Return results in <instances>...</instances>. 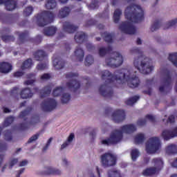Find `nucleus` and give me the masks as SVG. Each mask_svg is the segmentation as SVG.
Listing matches in <instances>:
<instances>
[{
    "label": "nucleus",
    "mask_w": 177,
    "mask_h": 177,
    "mask_svg": "<svg viewBox=\"0 0 177 177\" xmlns=\"http://www.w3.org/2000/svg\"><path fill=\"white\" fill-rule=\"evenodd\" d=\"M145 12L140 6L131 4L125 10V17L129 20L123 22L119 27L122 32L132 35L136 32V28L132 23H139L144 19Z\"/></svg>",
    "instance_id": "f257e3e1"
},
{
    "label": "nucleus",
    "mask_w": 177,
    "mask_h": 177,
    "mask_svg": "<svg viewBox=\"0 0 177 177\" xmlns=\"http://www.w3.org/2000/svg\"><path fill=\"white\" fill-rule=\"evenodd\" d=\"M136 71H133L131 68H122L120 70V71L116 72L115 75L118 77L119 81V84H124V82H127L128 86L129 88H138L139 86V84L140 80L139 77L136 75Z\"/></svg>",
    "instance_id": "f03ea898"
},
{
    "label": "nucleus",
    "mask_w": 177,
    "mask_h": 177,
    "mask_svg": "<svg viewBox=\"0 0 177 177\" xmlns=\"http://www.w3.org/2000/svg\"><path fill=\"white\" fill-rule=\"evenodd\" d=\"M136 131V127L133 124H126L122 126L119 130H114L111 132L108 139L102 140V145L111 146V145H117L122 139V133H132Z\"/></svg>",
    "instance_id": "7ed1b4c3"
},
{
    "label": "nucleus",
    "mask_w": 177,
    "mask_h": 177,
    "mask_svg": "<svg viewBox=\"0 0 177 177\" xmlns=\"http://www.w3.org/2000/svg\"><path fill=\"white\" fill-rule=\"evenodd\" d=\"M133 64L141 74L145 75L150 74V73L154 70L151 60L146 57V55H143L142 52H138V55L134 58Z\"/></svg>",
    "instance_id": "20e7f679"
},
{
    "label": "nucleus",
    "mask_w": 177,
    "mask_h": 177,
    "mask_svg": "<svg viewBox=\"0 0 177 177\" xmlns=\"http://www.w3.org/2000/svg\"><path fill=\"white\" fill-rule=\"evenodd\" d=\"M161 149V140L159 137H151L146 142L145 150L147 154H156Z\"/></svg>",
    "instance_id": "39448f33"
},
{
    "label": "nucleus",
    "mask_w": 177,
    "mask_h": 177,
    "mask_svg": "<svg viewBox=\"0 0 177 177\" xmlns=\"http://www.w3.org/2000/svg\"><path fill=\"white\" fill-rule=\"evenodd\" d=\"M105 63L106 66L115 68L124 63V57L120 53L114 52L106 57Z\"/></svg>",
    "instance_id": "423d86ee"
},
{
    "label": "nucleus",
    "mask_w": 177,
    "mask_h": 177,
    "mask_svg": "<svg viewBox=\"0 0 177 177\" xmlns=\"http://www.w3.org/2000/svg\"><path fill=\"white\" fill-rule=\"evenodd\" d=\"M161 73L162 74L164 79L162 80V84L159 88L160 92L162 93H167V92H169L170 89H171V82H172V79L171 78V74L169 73V71L167 69H163L161 71Z\"/></svg>",
    "instance_id": "0eeeda50"
},
{
    "label": "nucleus",
    "mask_w": 177,
    "mask_h": 177,
    "mask_svg": "<svg viewBox=\"0 0 177 177\" xmlns=\"http://www.w3.org/2000/svg\"><path fill=\"white\" fill-rule=\"evenodd\" d=\"M117 164V156L112 153L107 152L101 156V165L104 168L114 167Z\"/></svg>",
    "instance_id": "6e6552de"
},
{
    "label": "nucleus",
    "mask_w": 177,
    "mask_h": 177,
    "mask_svg": "<svg viewBox=\"0 0 177 177\" xmlns=\"http://www.w3.org/2000/svg\"><path fill=\"white\" fill-rule=\"evenodd\" d=\"M52 21H53V13L49 11H44L37 17V23L39 27H44Z\"/></svg>",
    "instance_id": "1a4fd4ad"
},
{
    "label": "nucleus",
    "mask_w": 177,
    "mask_h": 177,
    "mask_svg": "<svg viewBox=\"0 0 177 177\" xmlns=\"http://www.w3.org/2000/svg\"><path fill=\"white\" fill-rule=\"evenodd\" d=\"M77 77H78L77 73H71L66 75V78L72 79V80L70 82L67 83V86L70 89H71V91H73V92H75V91H78V89L81 88V84H80V82L74 80V78Z\"/></svg>",
    "instance_id": "9d476101"
},
{
    "label": "nucleus",
    "mask_w": 177,
    "mask_h": 177,
    "mask_svg": "<svg viewBox=\"0 0 177 177\" xmlns=\"http://www.w3.org/2000/svg\"><path fill=\"white\" fill-rule=\"evenodd\" d=\"M118 71H115L114 74H111L110 71H104L101 72V78L102 80H105L106 82H119L120 80H118V78H120V75H115L116 73H118Z\"/></svg>",
    "instance_id": "9b49d317"
},
{
    "label": "nucleus",
    "mask_w": 177,
    "mask_h": 177,
    "mask_svg": "<svg viewBox=\"0 0 177 177\" xmlns=\"http://www.w3.org/2000/svg\"><path fill=\"white\" fill-rule=\"evenodd\" d=\"M57 106V102L53 98H48L47 100L41 103V107L44 111H52L55 110Z\"/></svg>",
    "instance_id": "f8f14e48"
},
{
    "label": "nucleus",
    "mask_w": 177,
    "mask_h": 177,
    "mask_svg": "<svg viewBox=\"0 0 177 177\" xmlns=\"http://www.w3.org/2000/svg\"><path fill=\"white\" fill-rule=\"evenodd\" d=\"M164 140H169L177 137V127H174L171 130H164L161 133Z\"/></svg>",
    "instance_id": "ddd939ff"
},
{
    "label": "nucleus",
    "mask_w": 177,
    "mask_h": 177,
    "mask_svg": "<svg viewBox=\"0 0 177 177\" xmlns=\"http://www.w3.org/2000/svg\"><path fill=\"white\" fill-rule=\"evenodd\" d=\"M114 122H122L125 120V112L123 110H117L112 115Z\"/></svg>",
    "instance_id": "4468645a"
},
{
    "label": "nucleus",
    "mask_w": 177,
    "mask_h": 177,
    "mask_svg": "<svg viewBox=\"0 0 177 177\" xmlns=\"http://www.w3.org/2000/svg\"><path fill=\"white\" fill-rule=\"evenodd\" d=\"M99 92L104 97H111L113 95V90L106 84L100 86Z\"/></svg>",
    "instance_id": "2eb2a0df"
},
{
    "label": "nucleus",
    "mask_w": 177,
    "mask_h": 177,
    "mask_svg": "<svg viewBox=\"0 0 177 177\" xmlns=\"http://www.w3.org/2000/svg\"><path fill=\"white\" fill-rule=\"evenodd\" d=\"M10 32V30L9 28H4L1 31V39L3 42H12L15 41V37L13 36L8 35Z\"/></svg>",
    "instance_id": "dca6fc26"
},
{
    "label": "nucleus",
    "mask_w": 177,
    "mask_h": 177,
    "mask_svg": "<svg viewBox=\"0 0 177 177\" xmlns=\"http://www.w3.org/2000/svg\"><path fill=\"white\" fill-rule=\"evenodd\" d=\"M12 71V64L8 62H0V73L1 74H9Z\"/></svg>",
    "instance_id": "f3484780"
},
{
    "label": "nucleus",
    "mask_w": 177,
    "mask_h": 177,
    "mask_svg": "<svg viewBox=\"0 0 177 177\" xmlns=\"http://www.w3.org/2000/svg\"><path fill=\"white\" fill-rule=\"evenodd\" d=\"M78 29V26H75L70 22H64L63 24V30L65 32H68V34H71V32H75V30Z\"/></svg>",
    "instance_id": "a211bd4d"
},
{
    "label": "nucleus",
    "mask_w": 177,
    "mask_h": 177,
    "mask_svg": "<svg viewBox=\"0 0 177 177\" xmlns=\"http://www.w3.org/2000/svg\"><path fill=\"white\" fill-rule=\"evenodd\" d=\"M147 120H149L151 122H154V121H156V118L151 115H147L146 116V118L139 119L137 121V125H138V127H144V125H146Z\"/></svg>",
    "instance_id": "6ab92c4d"
},
{
    "label": "nucleus",
    "mask_w": 177,
    "mask_h": 177,
    "mask_svg": "<svg viewBox=\"0 0 177 177\" xmlns=\"http://www.w3.org/2000/svg\"><path fill=\"white\" fill-rule=\"evenodd\" d=\"M152 164H153L154 167H153L154 169H156V171L158 172L162 168V165H164V162H162V160L160 158H156L152 160Z\"/></svg>",
    "instance_id": "aec40b11"
},
{
    "label": "nucleus",
    "mask_w": 177,
    "mask_h": 177,
    "mask_svg": "<svg viewBox=\"0 0 177 177\" xmlns=\"http://www.w3.org/2000/svg\"><path fill=\"white\" fill-rule=\"evenodd\" d=\"M74 53L77 60H79V62L84 60V53L81 46L76 47Z\"/></svg>",
    "instance_id": "412c9836"
},
{
    "label": "nucleus",
    "mask_w": 177,
    "mask_h": 177,
    "mask_svg": "<svg viewBox=\"0 0 177 177\" xmlns=\"http://www.w3.org/2000/svg\"><path fill=\"white\" fill-rule=\"evenodd\" d=\"M44 171L46 174L52 175H62V170L52 167H46Z\"/></svg>",
    "instance_id": "4be33fe9"
},
{
    "label": "nucleus",
    "mask_w": 177,
    "mask_h": 177,
    "mask_svg": "<svg viewBox=\"0 0 177 177\" xmlns=\"http://www.w3.org/2000/svg\"><path fill=\"white\" fill-rule=\"evenodd\" d=\"M86 38H88V36L84 32H77L75 35V41L77 44H82Z\"/></svg>",
    "instance_id": "5701e85b"
},
{
    "label": "nucleus",
    "mask_w": 177,
    "mask_h": 177,
    "mask_svg": "<svg viewBox=\"0 0 177 177\" xmlns=\"http://www.w3.org/2000/svg\"><path fill=\"white\" fill-rule=\"evenodd\" d=\"M166 153L169 156L177 154V144H170L166 147Z\"/></svg>",
    "instance_id": "b1692460"
},
{
    "label": "nucleus",
    "mask_w": 177,
    "mask_h": 177,
    "mask_svg": "<svg viewBox=\"0 0 177 177\" xmlns=\"http://www.w3.org/2000/svg\"><path fill=\"white\" fill-rule=\"evenodd\" d=\"M3 3L5 5L6 10L10 11L16 9L17 3L16 1L13 0H5Z\"/></svg>",
    "instance_id": "393cba45"
},
{
    "label": "nucleus",
    "mask_w": 177,
    "mask_h": 177,
    "mask_svg": "<svg viewBox=\"0 0 177 177\" xmlns=\"http://www.w3.org/2000/svg\"><path fill=\"white\" fill-rule=\"evenodd\" d=\"M56 31H57V28L55 26L47 27L44 29V35L46 37H52L56 34Z\"/></svg>",
    "instance_id": "a878e982"
},
{
    "label": "nucleus",
    "mask_w": 177,
    "mask_h": 177,
    "mask_svg": "<svg viewBox=\"0 0 177 177\" xmlns=\"http://www.w3.org/2000/svg\"><path fill=\"white\" fill-rule=\"evenodd\" d=\"M70 12H71V10H70V8L68 7L62 8L59 12L58 16L62 19H64V17H67V16L70 15Z\"/></svg>",
    "instance_id": "bb28decb"
},
{
    "label": "nucleus",
    "mask_w": 177,
    "mask_h": 177,
    "mask_svg": "<svg viewBox=\"0 0 177 177\" xmlns=\"http://www.w3.org/2000/svg\"><path fill=\"white\" fill-rule=\"evenodd\" d=\"M34 56L35 60L41 61L44 60V59H45V57H46L48 55H46V53H45V51L42 50H39L34 54Z\"/></svg>",
    "instance_id": "cd10ccee"
},
{
    "label": "nucleus",
    "mask_w": 177,
    "mask_h": 177,
    "mask_svg": "<svg viewBox=\"0 0 177 177\" xmlns=\"http://www.w3.org/2000/svg\"><path fill=\"white\" fill-rule=\"evenodd\" d=\"M20 95L22 99H28L30 97H32V93H31V90L30 88H26L21 91Z\"/></svg>",
    "instance_id": "c85d7f7f"
},
{
    "label": "nucleus",
    "mask_w": 177,
    "mask_h": 177,
    "mask_svg": "<svg viewBox=\"0 0 177 177\" xmlns=\"http://www.w3.org/2000/svg\"><path fill=\"white\" fill-rule=\"evenodd\" d=\"M53 64L55 70H60L64 67V62L62 61L60 58H56L53 61Z\"/></svg>",
    "instance_id": "c756f323"
},
{
    "label": "nucleus",
    "mask_w": 177,
    "mask_h": 177,
    "mask_svg": "<svg viewBox=\"0 0 177 177\" xmlns=\"http://www.w3.org/2000/svg\"><path fill=\"white\" fill-rule=\"evenodd\" d=\"M157 172L158 171L154 167H149L143 171L142 175H144V176H150L151 175H156Z\"/></svg>",
    "instance_id": "7c9ffc66"
},
{
    "label": "nucleus",
    "mask_w": 177,
    "mask_h": 177,
    "mask_svg": "<svg viewBox=\"0 0 177 177\" xmlns=\"http://www.w3.org/2000/svg\"><path fill=\"white\" fill-rule=\"evenodd\" d=\"M177 25V18H174L171 19L167 23L165 24V30H168V28H171V27H176Z\"/></svg>",
    "instance_id": "2f4dec72"
},
{
    "label": "nucleus",
    "mask_w": 177,
    "mask_h": 177,
    "mask_svg": "<svg viewBox=\"0 0 177 177\" xmlns=\"http://www.w3.org/2000/svg\"><path fill=\"white\" fill-rule=\"evenodd\" d=\"M146 138L145 137V134L143 133H138L135 137V143L137 145H140V143H143L145 142Z\"/></svg>",
    "instance_id": "473e14b6"
},
{
    "label": "nucleus",
    "mask_w": 177,
    "mask_h": 177,
    "mask_svg": "<svg viewBox=\"0 0 177 177\" xmlns=\"http://www.w3.org/2000/svg\"><path fill=\"white\" fill-rule=\"evenodd\" d=\"M50 91H51L50 86H47L44 87L40 91L41 97H45L46 96L50 95Z\"/></svg>",
    "instance_id": "72a5a7b5"
},
{
    "label": "nucleus",
    "mask_w": 177,
    "mask_h": 177,
    "mask_svg": "<svg viewBox=\"0 0 177 177\" xmlns=\"http://www.w3.org/2000/svg\"><path fill=\"white\" fill-rule=\"evenodd\" d=\"M70 100H71V95L68 93H64L61 98L62 103H63L64 104H66V103H68Z\"/></svg>",
    "instance_id": "f704fd0d"
},
{
    "label": "nucleus",
    "mask_w": 177,
    "mask_h": 177,
    "mask_svg": "<svg viewBox=\"0 0 177 177\" xmlns=\"http://www.w3.org/2000/svg\"><path fill=\"white\" fill-rule=\"evenodd\" d=\"M63 92H64V88L62 86H57L53 91V95L57 97V96H60Z\"/></svg>",
    "instance_id": "c9c22d12"
},
{
    "label": "nucleus",
    "mask_w": 177,
    "mask_h": 177,
    "mask_svg": "<svg viewBox=\"0 0 177 177\" xmlns=\"http://www.w3.org/2000/svg\"><path fill=\"white\" fill-rule=\"evenodd\" d=\"M121 15H122V11L120 9H116L113 13V21L114 23H118L120 21V17H121Z\"/></svg>",
    "instance_id": "e433bc0d"
},
{
    "label": "nucleus",
    "mask_w": 177,
    "mask_h": 177,
    "mask_svg": "<svg viewBox=\"0 0 177 177\" xmlns=\"http://www.w3.org/2000/svg\"><path fill=\"white\" fill-rule=\"evenodd\" d=\"M28 80L25 81L26 85H32L35 82V75L31 73L27 75Z\"/></svg>",
    "instance_id": "4c0bfd02"
},
{
    "label": "nucleus",
    "mask_w": 177,
    "mask_h": 177,
    "mask_svg": "<svg viewBox=\"0 0 177 177\" xmlns=\"http://www.w3.org/2000/svg\"><path fill=\"white\" fill-rule=\"evenodd\" d=\"M95 62V58L92 55H87L85 58V66H92Z\"/></svg>",
    "instance_id": "58836bf2"
},
{
    "label": "nucleus",
    "mask_w": 177,
    "mask_h": 177,
    "mask_svg": "<svg viewBox=\"0 0 177 177\" xmlns=\"http://www.w3.org/2000/svg\"><path fill=\"white\" fill-rule=\"evenodd\" d=\"M31 66H32V60L31 59H28L22 64L21 69L26 70V68H30Z\"/></svg>",
    "instance_id": "ea45409f"
},
{
    "label": "nucleus",
    "mask_w": 177,
    "mask_h": 177,
    "mask_svg": "<svg viewBox=\"0 0 177 177\" xmlns=\"http://www.w3.org/2000/svg\"><path fill=\"white\" fill-rule=\"evenodd\" d=\"M139 100V97L138 96H134L131 98L128 99L125 103L127 104V106H133V104H135L136 102Z\"/></svg>",
    "instance_id": "a19ab883"
},
{
    "label": "nucleus",
    "mask_w": 177,
    "mask_h": 177,
    "mask_svg": "<svg viewBox=\"0 0 177 177\" xmlns=\"http://www.w3.org/2000/svg\"><path fill=\"white\" fill-rule=\"evenodd\" d=\"M3 135H4V139L7 142H10V140L13 139V136H12V131L9 130L4 131Z\"/></svg>",
    "instance_id": "79ce46f5"
},
{
    "label": "nucleus",
    "mask_w": 177,
    "mask_h": 177,
    "mask_svg": "<svg viewBox=\"0 0 177 177\" xmlns=\"http://www.w3.org/2000/svg\"><path fill=\"white\" fill-rule=\"evenodd\" d=\"M46 8L47 9H55V8H56V1L49 0L46 4Z\"/></svg>",
    "instance_id": "37998d69"
},
{
    "label": "nucleus",
    "mask_w": 177,
    "mask_h": 177,
    "mask_svg": "<svg viewBox=\"0 0 177 177\" xmlns=\"http://www.w3.org/2000/svg\"><path fill=\"white\" fill-rule=\"evenodd\" d=\"M140 155V153L138 149H133L131 152V160H133V161H136V158H138Z\"/></svg>",
    "instance_id": "c03bdc74"
},
{
    "label": "nucleus",
    "mask_w": 177,
    "mask_h": 177,
    "mask_svg": "<svg viewBox=\"0 0 177 177\" xmlns=\"http://www.w3.org/2000/svg\"><path fill=\"white\" fill-rule=\"evenodd\" d=\"M102 37L104 38L106 42H111L113 41V35L107 32H104Z\"/></svg>",
    "instance_id": "a18cd8bd"
},
{
    "label": "nucleus",
    "mask_w": 177,
    "mask_h": 177,
    "mask_svg": "<svg viewBox=\"0 0 177 177\" xmlns=\"http://www.w3.org/2000/svg\"><path fill=\"white\" fill-rule=\"evenodd\" d=\"M109 50H110V49H107L104 47H100L98 50V53H99L100 57H104V56H106V55L107 54V52H109Z\"/></svg>",
    "instance_id": "49530a36"
},
{
    "label": "nucleus",
    "mask_w": 177,
    "mask_h": 177,
    "mask_svg": "<svg viewBox=\"0 0 177 177\" xmlns=\"http://www.w3.org/2000/svg\"><path fill=\"white\" fill-rule=\"evenodd\" d=\"M160 27H161V24L160 21H155L151 26V31L154 32V31H157Z\"/></svg>",
    "instance_id": "de8ad7c7"
},
{
    "label": "nucleus",
    "mask_w": 177,
    "mask_h": 177,
    "mask_svg": "<svg viewBox=\"0 0 177 177\" xmlns=\"http://www.w3.org/2000/svg\"><path fill=\"white\" fill-rule=\"evenodd\" d=\"M46 68H48V63L46 62L40 63L37 66V70H38L39 71H42L43 70H45Z\"/></svg>",
    "instance_id": "09e8293b"
},
{
    "label": "nucleus",
    "mask_w": 177,
    "mask_h": 177,
    "mask_svg": "<svg viewBox=\"0 0 177 177\" xmlns=\"http://www.w3.org/2000/svg\"><path fill=\"white\" fill-rule=\"evenodd\" d=\"M52 140H53V138H52V137L50 138L48 140L45 146L42 148V151H43V153H45V152L48 150V149H49V146H50V144L52 143Z\"/></svg>",
    "instance_id": "8fccbe9b"
},
{
    "label": "nucleus",
    "mask_w": 177,
    "mask_h": 177,
    "mask_svg": "<svg viewBox=\"0 0 177 177\" xmlns=\"http://www.w3.org/2000/svg\"><path fill=\"white\" fill-rule=\"evenodd\" d=\"M108 175L109 177H121V174L118 172V171L110 170L108 172Z\"/></svg>",
    "instance_id": "3c124183"
},
{
    "label": "nucleus",
    "mask_w": 177,
    "mask_h": 177,
    "mask_svg": "<svg viewBox=\"0 0 177 177\" xmlns=\"http://www.w3.org/2000/svg\"><path fill=\"white\" fill-rule=\"evenodd\" d=\"M13 121H15V118L12 116L8 118L7 119H6L5 122H4V126L6 127H9L10 125V124H12V122H13Z\"/></svg>",
    "instance_id": "603ef678"
},
{
    "label": "nucleus",
    "mask_w": 177,
    "mask_h": 177,
    "mask_svg": "<svg viewBox=\"0 0 177 177\" xmlns=\"http://www.w3.org/2000/svg\"><path fill=\"white\" fill-rule=\"evenodd\" d=\"M39 138V133H36L29 138L28 143H32Z\"/></svg>",
    "instance_id": "864d4df0"
},
{
    "label": "nucleus",
    "mask_w": 177,
    "mask_h": 177,
    "mask_svg": "<svg viewBox=\"0 0 177 177\" xmlns=\"http://www.w3.org/2000/svg\"><path fill=\"white\" fill-rule=\"evenodd\" d=\"M32 13V7H28L24 11V16H30Z\"/></svg>",
    "instance_id": "5fc2aeb1"
},
{
    "label": "nucleus",
    "mask_w": 177,
    "mask_h": 177,
    "mask_svg": "<svg viewBox=\"0 0 177 177\" xmlns=\"http://www.w3.org/2000/svg\"><path fill=\"white\" fill-rule=\"evenodd\" d=\"M50 75H49V73H44V75H42L40 77V80L41 81H46V80H50Z\"/></svg>",
    "instance_id": "6e6d98bb"
},
{
    "label": "nucleus",
    "mask_w": 177,
    "mask_h": 177,
    "mask_svg": "<svg viewBox=\"0 0 177 177\" xmlns=\"http://www.w3.org/2000/svg\"><path fill=\"white\" fill-rule=\"evenodd\" d=\"M28 125H30V123L28 122L22 123L19 125V129H21V130L27 129V128H28Z\"/></svg>",
    "instance_id": "4d7b16f0"
},
{
    "label": "nucleus",
    "mask_w": 177,
    "mask_h": 177,
    "mask_svg": "<svg viewBox=\"0 0 177 177\" xmlns=\"http://www.w3.org/2000/svg\"><path fill=\"white\" fill-rule=\"evenodd\" d=\"M91 9H96V8L99 7V2L97 1H94L91 5Z\"/></svg>",
    "instance_id": "13d9d810"
},
{
    "label": "nucleus",
    "mask_w": 177,
    "mask_h": 177,
    "mask_svg": "<svg viewBox=\"0 0 177 177\" xmlns=\"http://www.w3.org/2000/svg\"><path fill=\"white\" fill-rule=\"evenodd\" d=\"M8 150V145L6 144L0 143V151H5Z\"/></svg>",
    "instance_id": "bf43d9fd"
},
{
    "label": "nucleus",
    "mask_w": 177,
    "mask_h": 177,
    "mask_svg": "<svg viewBox=\"0 0 177 177\" xmlns=\"http://www.w3.org/2000/svg\"><path fill=\"white\" fill-rule=\"evenodd\" d=\"M74 138H75L74 133H71L70 136L68 137L66 142H68V143L70 145L73 142V140L74 139Z\"/></svg>",
    "instance_id": "052dcab7"
},
{
    "label": "nucleus",
    "mask_w": 177,
    "mask_h": 177,
    "mask_svg": "<svg viewBox=\"0 0 177 177\" xmlns=\"http://www.w3.org/2000/svg\"><path fill=\"white\" fill-rule=\"evenodd\" d=\"M18 161L19 160L17 159H16V158L12 159L10 162V168H12V167L15 165V164H17Z\"/></svg>",
    "instance_id": "680f3d73"
},
{
    "label": "nucleus",
    "mask_w": 177,
    "mask_h": 177,
    "mask_svg": "<svg viewBox=\"0 0 177 177\" xmlns=\"http://www.w3.org/2000/svg\"><path fill=\"white\" fill-rule=\"evenodd\" d=\"M155 39H156V41H157V42H158L159 44H165V42H164V41H162V39L161 37H160V36H156V37H155Z\"/></svg>",
    "instance_id": "e2e57ef3"
},
{
    "label": "nucleus",
    "mask_w": 177,
    "mask_h": 177,
    "mask_svg": "<svg viewBox=\"0 0 177 177\" xmlns=\"http://www.w3.org/2000/svg\"><path fill=\"white\" fill-rule=\"evenodd\" d=\"M28 113H30L29 111H24L21 113L19 117L21 118H24V117H26V115H28Z\"/></svg>",
    "instance_id": "0e129e2a"
},
{
    "label": "nucleus",
    "mask_w": 177,
    "mask_h": 177,
    "mask_svg": "<svg viewBox=\"0 0 177 177\" xmlns=\"http://www.w3.org/2000/svg\"><path fill=\"white\" fill-rule=\"evenodd\" d=\"M69 142L66 141L61 145L60 150H64V149H66V147H67V146H69Z\"/></svg>",
    "instance_id": "69168bd1"
},
{
    "label": "nucleus",
    "mask_w": 177,
    "mask_h": 177,
    "mask_svg": "<svg viewBox=\"0 0 177 177\" xmlns=\"http://www.w3.org/2000/svg\"><path fill=\"white\" fill-rule=\"evenodd\" d=\"M62 165H64V167H67L68 165V160H67V158H62Z\"/></svg>",
    "instance_id": "338daca9"
},
{
    "label": "nucleus",
    "mask_w": 177,
    "mask_h": 177,
    "mask_svg": "<svg viewBox=\"0 0 177 177\" xmlns=\"http://www.w3.org/2000/svg\"><path fill=\"white\" fill-rule=\"evenodd\" d=\"M23 74H24L23 72L18 71L14 73V76L17 77V78H19V77H22Z\"/></svg>",
    "instance_id": "774afa93"
}]
</instances>
